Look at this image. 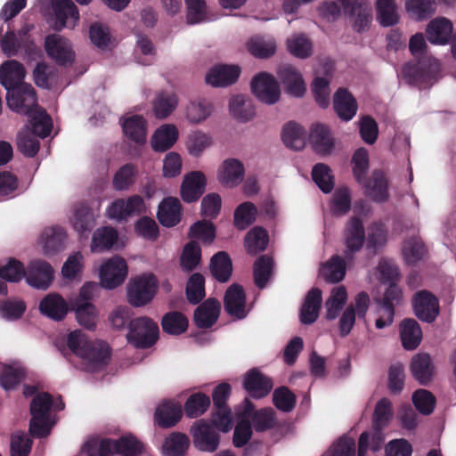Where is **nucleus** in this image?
Listing matches in <instances>:
<instances>
[{
  "label": "nucleus",
  "instance_id": "a878e982",
  "mask_svg": "<svg viewBox=\"0 0 456 456\" xmlns=\"http://www.w3.org/2000/svg\"><path fill=\"white\" fill-rule=\"evenodd\" d=\"M25 76V68L18 61H6L0 66V83L6 90L18 87L21 84H25L23 82Z\"/></svg>",
  "mask_w": 456,
  "mask_h": 456
},
{
  "label": "nucleus",
  "instance_id": "680f3d73",
  "mask_svg": "<svg viewBox=\"0 0 456 456\" xmlns=\"http://www.w3.org/2000/svg\"><path fill=\"white\" fill-rule=\"evenodd\" d=\"M137 169L135 165L127 163L118 169L115 173L112 184L116 191L127 190L135 181Z\"/></svg>",
  "mask_w": 456,
  "mask_h": 456
},
{
  "label": "nucleus",
  "instance_id": "aec40b11",
  "mask_svg": "<svg viewBox=\"0 0 456 456\" xmlns=\"http://www.w3.org/2000/svg\"><path fill=\"white\" fill-rule=\"evenodd\" d=\"M273 387V380L256 368L249 370L245 374L243 387L253 398L265 397L271 392Z\"/></svg>",
  "mask_w": 456,
  "mask_h": 456
},
{
  "label": "nucleus",
  "instance_id": "58836bf2",
  "mask_svg": "<svg viewBox=\"0 0 456 456\" xmlns=\"http://www.w3.org/2000/svg\"><path fill=\"white\" fill-rule=\"evenodd\" d=\"M402 345L406 350L416 349L422 340V330L414 319H404L400 324Z\"/></svg>",
  "mask_w": 456,
  "mask_h": 456
},
{
  "label": "nucleus",
  "instance_id": "20e7f679",
  "mask_svg": "<svg viewBox=\"0 0 456 456\" xmlns=\"http://www.w3.org/2000/svg\"><path fill=\"white\" fill-rule=\"evenodd\" d=\"M6 102L8 107L19 114L28 116L37 110V93L29 84L7 90Z\"/></svg>",
  "mask_w": 456,
  "mask_h": 456
},
{
  "label": "nucleus",
  "instance_id": "69168bd1",
  "mask_svg": "<svg viewBox=\"0 0 456 456\" xmlns=\"http://www.w3.org/2000/svg\"><path fill=\"white\" fill-rule=\"evenodd\" d=\"M426 251L425 245L419 238L411 237L404 240L403 254L408 265H415L420 261Z\"/></svg>",
  "mask_w": 456,
  "mask_h": 456
},
{
  "label": "nucleus",
  "instance_id": "dca6fc26",
  "mask_svg": "<svg viewBox=\"0 0 456 456\" xmlns=\"http://www.w3.org/2000/svg\"><path fill=\"white\" fill-rule=\"evenodd\" d=\"M224 307L230 316L239 320L247 316L246 293L241 285L233 283L226 289L224 297Z\"/></svg>",
  "mask_w": 456,
  "mask_h": 456
},
{
  "label": "nucleus",
  "instance_id": "f704fd0d",
  "mask_svg": "<svg viewBox=\"0 0 456 456\" xmlns=\"http://www.w3.org/2000/svg\"><path fill=\"white\" fill-rule=\"evenodd\" d=\"M183 416L182 406L174 402L161 403L155 411V422L163 428L175 426Z\"/></svg>",
  "mask_w": 456,
  "mask_h": 456
},
{
  "label": "nucleus",
  "instance_id": "2eb2a0df",
  "mask_svg": "<svg viewBox=\"0 0 456 456\" xmlns=\"http://www.w3.org/2000/svg\"><path fill=\"white\" fill-rule=\"evenodd\" d=\"M195 446L203 452H215L220 443V436L214 428L203 419L197 421L191 428Z\"/></svg>",
  "mask_w": 456,
  "mask_h": 456
},
{
  "label": "nucleus",
  "instance_id": "de8ad7c7",
  "mask_svg": "<svg viewBox=\"0 0 456 456\" xmlns=\"http://www.w3.org/2000/svg\"><path fill=\"white\" fill-rule=\"evenodd\" d=\"M190 445L189 437L180 432L171 433L163 444V453L166 456H184Z\"/></svg>",
  "mask_w": 456,
  "mask_h": 456
},
{
  "label": "nucleus",
  "instance_id": "4468645a",
  "mask_svg": "<svg viewBox=\"0 0 456 456\" xmlns=\"http://www.w3.org/2000/svg\"><path fill=\"white\" fill-rule=\"evenodd\" d=\"M415 315L422 322H433L439 314V302L436 297L428 290L417 292L412 299Z\"/></svg>",
  "mask_w": 456,
  "mask_h": 456
},
{
  "label": "nucleus",
  "instance_id": "423d86ee",
  "mask_svg": "<svg viewBox=\"0 0 456 456\" xmlns=\"http://www.w3.org/2000/svg\"><path fill=\"white\" fill-rule=\"evenodd\" d=\"M402 289L396 283L389 284L384 293V297L378 300L379 305V317L376 320V327L383 329L393 323L395 316V306L402 301Z\"/></svg>",
  "mask_w": 456,
  "mask_h": 456
},
{
  "label": "nucleus",
  "instance_id": "4d7b16f0",
  "mask_svg": "<svg viewBox=\"0 0 456 456\" xmlns=\"http://www.w3.org/2000/svg\"><path fill=\"white\" fill-rule=\"evenodd\" d=\"M74 309L78 323L87 330H94L97 320L95 306L89 302H77L74 305Z\"/></svg>",
  "mask_w": 456,
  "mask_h": 456
},
{
  "label": "nucleus",
  "instance_id": "7ed1b4c3",
  "mask_svg": "<svg viewBox=\"0 0 456 456\" xmlns=\"http://www.w3.org/2000/svg\"><path fill=\"white\" fill-rule=\"evenodd\" d=\"M157 289L158 281L154 274L138 276L128 286V302L135 307L143 306L153 299Z\"/></svg>",
  "mask_w": 456,
  "mask_h": 456
},
{
  "label": "nucleus",
  "instance_id": "b1692460",
  "mask_svg": "<svg viewBox=\"0 0 456 456\" xmlns=\"http://www.w3.org/2000/svg\"><path fill=\"white\" fill-rule=\"evenodd\" d=\"M240 74L238 65L220 64L213 67L206 76V82L215 87H224L234 84Z\"/></svg>",
  "mask_w": 456,
  "mask_h": 456
},
{
  "label": "nucleus",
  "instance_id": "774afa93",
  "mask_svg": "<svg viewBox=\"0 0 456 456\" xmlns=\"http://www.w3.org/2000/svg\"><path fill=\"white\" fill-rule=\"evenodd\" d=\"M26 276L24 265L10 257L5 264H0V278L10 282H18Z\"/></svg>",
  "mask_w": 456,
  "mask_h": 456
},
{
  "label": "nucleus",
  "instance_id": "09e8293b",
  "mask_svg": "<svg viewBox=\"0 0 456 456\" xmlns=\"http://www.w3.org/2000/svg\"><path fill=\"white\" fill-rule=\"evenodd\" d=\"M211 403L210 398L204 393L198 392L191 395L183 407L185 415L190 419H196L203 415Z\"/></svg>",
  "mask_w": 456,
  "mask_h": 456
},
{
  "label": "nucleus",
  "instance_id": "e433bc0d",
  "mask_svg": "<svg viewBox=\"0 0 456 456\" xmlns=\"http://www.w3.org/2000/svg\"><path fill=\"white\" fill-rule=\"evenodd\" d=\"M211 275L219 282H227L232 274V262L229 254L219 251L212 256L209 264Z\"/></svg>",
  "mask_w": 456,
  "mask_h": 456
},
{
  "label": "nucleus",
  "instance_id": "f8f14e48",
  "mask_svg": "<svg viewBox=\"0 0 456 456\" xmlns=\"http://www.w3.org/2000/svg\"><path fill=\"white\" fill-rule=\"evenodd\" d=\"M436 72V67L432 62L428 64L422 61L408 62L402 69L403 77L407 83L419 86L432 84Z\"/></svg>",
  "mask_w": 456,
  "mask_h": 456
},
{
  "label": "nucleus",
  "instance_id": "6e6552de",
  "mask_svg": "<svg viewBox=\"0 0 456 456\" xmlns=\"http://www.w3.org/2000/svg\"><path fill=\"white\" fill-rule=\"evenodd\" d=\"M343 237L346 245L345 258L351 260L359 252L366 240L364 225L361 218L351 217L344 229Z\"/></svg>",
  "mask_w": 456,
  "mask_h": 456
},
{
  "label": "nucleus",
  "instance_id": "2f4dec72",
  "mask_svg": "<svg viewBox=\"0 0 456 456\" xmlns=\"http://www.w3.org/2000/svg\"><path fill=\"white\" fill-rule=\"evenodd\" d=\"M452 23L446 18L431 20L426 29L428 40L434 45H446L452 38Z\"/></svg>",
  "mask_w": 456,
  "mask_h": 456
},
{
  "label": "nucleus",
  "instance_id": "a19ab883",
  "mask_svg": "<svg viewBox=\"0 0 456 456\" xmlns=\"http://www.w3.org/2000/svg\"><path fill=\"white\" fill-rule=\"evenodd\" d=\"M281 138L288 148L300 151L305 145V130L299 124L289 121L283 126Z\"/></svg>",
  "mask_w": 456,
  "mask_h": 456
},
{
  "label": "nucleus",
  "instance_id": "864d4df0",
  "mask_svg": "<svg viewBox=\"0 0 456 456\" xmlns=\"http://www.w3.org/2000/svg\"><path fill=\"white\" fill-rule=\"evenodd\" d=\"M346 298L347 293L344 286H339L332 289L330 297L325 303L327 320H335L339 315L346 302Z\"/></svg>",
  "mask_w": 456,
  "mask_h": 456
},
{
  "label": "nucleus",
  "instance_id": "9d476101",
  "mask_svg": "<svg viewBox=\"0 0 456 456\" xmlns=\"http://www.w3.org/2000/svg\"><path fill=\"white\" fill-rule=\"evenodd\" d=\"M251 91L260 102L267 104H274L281 95L278 82L266 72H261L253 77Z\"/></svg>",
  "mask_w": 456,
  "mask_h": 456
},
{
  "label": "nucleus",
  "instance_id": "6e6d98bb",
  "mask_svg": "<svg viewBox=\"0 0 456 456\" xmlns=\"http://www.w3.org/2000/svg\"><path fill=\"white\" fill-rule=\"evenodd\" d=\"M312 178L322 192L330 193L332 191L335 182L334 176L331 175V169L328 165L323 163L315 164L312 169Z\"/></svg>",
  "mask_w": 456,
  "mask_h": 456
},
{
  "label": "nucleus",
  "instance_id": "ddd939ff",
  "mask_svg": "<svg viewBox=\"0 0 456 456\" xmlns=\"http://www.w3.org/2000/svg\"><path fill=\"white\" fill-rule=\"evenodd\" d=\"M25 277L30 286L36 289H46L53 281L54 270L48 262L35 259L28 264Z\"/></svg>",
  "mask_w": 456,
  "mask_h": 456
},
{
  "label": "nucleus",
  "instance_id": "338daca9",
  "mask_svg": "<svg viewBox=\"0 0 456 456\" xmlns=\"http://www.w3.org/2000/svg\"><path fill=\"white\" fill-rule=\"evenodd\" d=\"M144 449L143 444L132 435L123 436L116 440V454L139 456Z\"/></svg>",
  "mask_w": 456,
  "mask_h": 456
},
{
  "label": "nucleus",
  "instance_id": "c85d7f7f",
  "mask_svg": "<svg viewBox=\"0 0 456 456\" xmlns=\"http://www.w3.org/2000/svg\"><path fill=\"white\" fill-rule=\"evenodd\" d=\"M118 232L112 226L97 228L92 236L90 248L93 253L109 251L118 243Z\"/></svg>",
  "mask_w": 456,
  "mask_h": 456
},
{
  "label": "nucleus",
  "instance_id": "f3484780",
  "mask_svg": "<svg viewBox=\"0 0 456 456\" xmlns=\"http://www.w3.org/2000/svg\"><path fill=\"white\" fill-rule=\"evenodd\" d=\"M412 378L421 386H428L434 379L436 368L428 353H419L412 356L410 362Z\"/></svg>",
  "mask_w": 456,
  "mask_h": 456
},
{
  "label": "nucleus",
  "instance_id": "0e129e2a",
  "mask_svg": "<svg viewBox=\"0 0 456 456\" xmlns=\"http://www.w3.org/2000/svg\"><path fill=\"white\" fill-rule=\"evenodd\" d=\"M250 422L256 432L270 430L276 425V412L271 407L262 408L253 413Z\"/></svg>",
  "mask_w": 456,
  "mask_h": 456
},
{
  "label": "nucleus",
  "instance_id": "9b49d317",
  "mask_svg": "<svg viewBox=\"0 0 456 456\" xmlns=\"http://www.w3.org/2000/svg\"><path fill=\"white\" fill-rule=\"evenodd\" d=\"M45 48L47 55L58 65H70L75 60L71 44L60 35H48L45 40Z\"/></svg>",
  "mask_w": 456,
  "mask_h": 456
},
{
  "label": "nucleus",
  "instance_id": "a18cd8bd",
  "mask_svg": "<svg viewBox=\"0 0 456 456\" xmlns=\"http://www.w3.org/2000/svg\"><path fill=\"white\" fill-rule=\"evenodd\" d=\"M269 242V236L262 227L256 226L248 231L244 238V245L248 254L256 256L265 250Z\"/></svg>",
  "mask_w": 456,
  "mask_h": 456
},
{
  "label": "nucleus",
  "instance_id": "79ce46f5",
  "mask_svg": "<svg viewBox=\"0 0 456 456\" xmlns=\"http://www.w3.org/2000/svg\"><path fill=\"white\" fill-rule=\"evenodd\" d=\"M229 109L232 117L240 122H247L256 115L251 101L241 94L234 95L230 99Z\"/></svg>",
  "mask_w": 456,
  "mask_h": 456
},
{
  "label": "nucleus",
  "instance_id": "052dcab7",
  "mask_svg": "<svg viewBox=\"0 0 456 456\" xmlns=\"http://www.w3.org/2000/svg\"><path fill=\"white\" fill-rule=\"evenodd\" d=\"M345 260L338 255L332 256L323 268V276L325 281L329 283H338L345 278Z\"/></svg>",
  "mask_w": 456,
  "mask_h": 456
},
{
  "label": "nucleus",
  "instance_id": "0eeeda50",
  "mask_svg": "<svg viewBox=\"0 0 456 456\" xmlns=\"http://www.w3.org/2000/svg\"><path fill=\"white\" fill-rule=\"evenodd\" d=\"M128 267L126 260L114 256L105 262L100 270V280L102 287L112 289L121 285L127 276Z\"/></svg>",
  "mask_w": 456,
  "mask_h": 456
},
{
  "label": "nucleus",
  "instance_id": "f03ea898",
  "mask_svg": "<svg viewBox=\"0 0 456 456\" xmlns=\"http://www.w3.org/2000/svg\"><path fill=\"white\" fill-rule=\"evenodd\" d=\"M159 338V328L156 322L148 316L133 318L128 324L127 343L137 349H148L155 345Z\"/></svg>",
  "mask_w": 456,
  "mask_h": 456
},
{
  "label": "nucleus",
  "instance_id": "39448f33",
  "mask_svg": "<svg viewBox=\"0 0 456 456\" xmlns=\"http://www.w3.org/2000/svg\"><path fill=\"white\" fill-rule=\"evenodd\" d=\"M342 5L344 12L348 15L353 28L363 32L369 28L372 19V9L368 0H337Z\"/></svg>",
  "mask_w": 456,
  "mask_h": 456
},
{
  "label": "nucleus",
  "instance_id": "f257e3e1",
  "mask_svg": "<svg viewBox=\"0 0 456 456\" xmlns=\"http://www.w3.org/2000/svg\"><path fill=\"white\" fill-rule=\"evenodd\" d=\"M67 346L74 354L84 361L86 370L89 372L102 370L110 359L111 350L108 344L102 341H90L78 330L68 335Z\"/></svg>",
  "mask_w": 456,
  "mask_h": 456
},
{
  "label": "nucleus",
  "instance_id": "1a4fd4ad",
  "mask_svg": "<svg viewBox=\"0 0 456 456\" xmlns=\"http://www.w3.org/2000/svg\"><path fill=\"white\" fill-rule=\"evenodd\" d=\"M145 203L142 196L132 195L126 200H115L107 209L109 218L117 221L126 220L129 216H138L144 212Z\"/></svg>",
  "mask_w": 456,
  "mask_h": 456
},
{
  "label": "nucleus",
  "instance_id": "bb28decb",
  "mask_svg": "<svg viewBox=\"0 0 456 456\" xmlns=\"http://www.w3.org/2000/svg\"><path fill=\"white\" fill-rule=\"evenodd\" d=\"M53 10L57 20V29L73 28L79 19L78 9L71 0H55Z\"/></svg>",
  "mask_w": 456,
  "mask_h": 456
},
{
  "label": "nucleus",
  "instance_id": "6ab92c4d",
  "mask_svg": "<svg viewBox=\"0 0 456 456\" xmlns=\"http://www.w3.org/2000/svg\"><path fill=\"white\" fill-rule=\"evenodd\" d=\"M220 312L219 301L213 297L208 298L194 310L193 322L199 329H210L217 322Z\"/></svg>",
  "mask_w": 456,
  "mask_h": 456
},
{
  "label": "nucleus",
  "instance_id": "ea45409f",
  "mask_svg": "<svg viewBox=\"0 0 456 456\" xmlns=\"http://www.w3.org/2000/svg\"><path fill=\"white\" fill-rule=\"evenodd\" d=\"M178 96L174 92L161 91L157 94L152 102L155 117L164 119L169 117L178 106Z\"/></svg>",
  "mask_w": 456,
  "mask_h": 456
},
{
  "label": "nucleus",
  "instance_id": "37998d69",
  "mask_svg": "<svg viewBox=\"0 0 456 456\" xmlns=\"http://www.w3.org/2000/svg\"><path fill=\"white\" fill-rule=\"evenodd\" d=\"M65 239L66 232L62 227L45 228L41 235L45 253L53 254L61 251L64 247Z\"/></svg>",
  "mask_w": 456,
  "mask_h": 456
},
{
  "label": "nucleus",
  "instance_id": "473e14b6",
  "mask_svg": "<svg viewBox=\"0 0 456 456\" xmlns=\"http://www.w3.org/2000/svg\"><path fill=\"white\" fill-rule=\"evenodd\" d=\"M309 140L314 151L321 155H328L334 148V140L325 125L314 124L311 126Z\"/></svg>",
  "mask_w": 456,
  "mask_h": 456
},
{
  "label": "nucleus",
  "instance_id": "c756f323",
  "mask_svg": "<svg viewBox=\"0 0 456 456\" xmlns=\"http://www.w3.org/2000/svg\"><path fill=\"white\" fill-rule=\"evenodd\" d=\"M157 217L165 227H174L181 221L182 204L177 198H166L159 204Z\"/></svg>",
  "mask_w": 456,
  "mask_h": 456
},
{
  "label": "nucleus",
  "instance_id": "cd10ccee",
  "mask_svg": "<svg viewBox=\"0 0 456 456\" xmlns=\"http://www.w3.org/2000/svg\"><path fill=\"white\" fill-rule=\"evenodd\" d=\"M322 303V292L318 288L311 289L300 308V322L303 324H312L319 317V312Z\"/></svg>",
  "mask_w": 456,
  "mask_h": 456
},
{
  "label": "nucleus",
  "instance_id": "8fccbe9b",
  "mask_svg": "<svg viewBox=\"0 0 456 456\" xmlns=\"http://www.w3.org/2000/svg\"><path fill=\"white\" fill-rule=\"evenodd\" d=\"M28 117L31 126V134L41 138H45L50 134L53 127L52 118L45 110L37 109Z\"/></svg>",
  "mask_w": 456,
  "mask_h": 456
},
{
  "label": "nucleus",
  "instance_id": "412c9836",
  "mask_svg": "<svg viewBox=\"0 0 456 456\" xmlns=\"http://www.w3.org/2000/svg\"><path fill=\"white\" fill-rule=\"evenodd\" d=\"M207 180L200 171H192L187 174L181 185V198L184 202L197 201L206 190Z\"/></svg>",
  "mask_w": 456,
  "mask_h": 456
},
{
  "label": "nucleus",
  "instance_id": "4c0bfd02",
  "mask_svg": "<svg viewBox=\"0 0 456 456\" xmlns=\"http://www.w3.org/2000/svg\"><path fill=\"white\" fill-rule=\"evenodd\" d=\"M125 135L137 144L146 142L147 121L141 115H133L124 118L121 124Z\"/></svg>",
  "mask_w": 456,
  "mask_h": 456
},
{
  "label": "nucleus",
  "instance_id": "5701e85b",
  "mask_svg": "<svg viewBox=\"0 0 456 456\" xmlns=\"http://www.w3.org/2000/svg\"><path fill=\"white\" fill-rule=\"evenodd\" d=\"M99 214L86 203L77 205L74 210L71 219L73 229L80 237H87L88 233L93 231L96 225V219Z\"/></svg>",
  "mask_w": 456,
  "mask_h": 456
},
{
  "label": "nucleus",
  "instance_id": "c03bdc74",
  "mask_svg": "<svg viewBox=\"0 0 456 456\" xmlns=\"http://www.w3.org/2000/svg\"><path fill=\"white\" fill-rule=\"evenodd\" d=\"M189 325L187 317L181 312L170 311L161 319V327L165 333L178 336L184 333Z\"/></svg>",
  "mask_w": 456,
  "mask_h": 456
},
{
  "label": "nucleus",
  "instance_id": "4be33fe9",
  "mask_svg": "<svg viewBox=\"0 0 456 456\" xmlns=\"http://www.w3.org/2000/svg\"><path fill=\"white\" fill-rule=\"evenodd\" d=\"M333 109L342 121L348 122L356 115L358 104L346 88L339 87L333 95Z\"/></svg>",
  "mask_w": 456,
  "mask_h": 456
},
{
  "label": "nucleus",
  "instance_id": "13d9d810",
  "mask_svg": "<svg viewBox=\"0 0 456 456\" xmlns=\"http://www.w3.org/2000/svg\"><path fill=\"white\" fill-rule=\"evenodd\" d=\"M201 260V248L196 240H190L183 247L180 261L184 271L194 270Z\"/></svg>",
  "mask_w": 456,
  "mask_h": 456
},
{
  "label": "nucleus",
  "instance_id": "393cba45",
  "mask_svg": "<svg viewBox=\"0 0 456 456\" xmlns=\"http://www.w3.org/2000/svg\"><path fill=\"white\" fill-rule=\"evenodd\" d=\"M38 309L43 315L61 321L68 314V304L60 294L49 293L41 299Z\"/></svg>",
  "mask_w": 456,
  "mask_h": 456
},
{
  "label": "nucleus",
  "instance_id": "e2e57ef3",
  "mask_svg": "<svg viewBox=\"0 0 456 456\" xmlns=\"http://www.w3.org/2000/svg\"><path fill=\"white\" fill-rule=\"evenodd\" d=\"M273 403L279 411L290 412L296 407L297 397L289 387L281 386L273 391Z\"/></svg>",
  "mask_w": 456,
  "mask_h": 456
},
{
  "label": "nucleus",
  "instance_id": "7c9ffc66",
  "mask_svg": "<svg viewBox=\"0 0 456 456\" xmlns=\"http://www.w3.org/2000/svg\"><path fill=\"white\" fill-rule=\"evenodd\" d=\"M362 185L368 192V195L375 201L384 202L388 199V183L386 178L385 174L379 170L375 169L370 178H367L365 176V181L363 183H359Z\"/></svg>",
  "mask_w": 456,
  "mask_h": 456
},
{
  "label": "nucleus",
  "instance_id": "72a5a7b5",
  "mask_svg": "<svg viewBox=\"0 0 456 456\" xmlns=\"http://www.w3.org/2000/svg\"><path fill=\"white\" fill-rule=\"evenodd\" d=\"M244 166L236 159H225L218 172L219 182L228 187L240 183L244 177Z\"/></svg>",
  "mask_w": 456,
  "mask_h": 456
},
{
  "label": "nucleus",
  "instance_id": "bf43d9fd",
  "mask_svg": "<svg viewBox=\"0 0 456 456\" xmlns=\"http://www.w3.org/2000/svg\"><path fill=\"white\" fill-rule=\"evenodd\" d=\"M248 50L255 57L266 59L275 53L276 45L273 39L254 37L248 42Z\"/></svg>",
  "mask_w": 456,
  "mask_h": 456
},
{
  "label": "nucleus",
  "instance_id": "a211bd4d",
  "mask_svg": "<svg viewBox=\"0 0 456 456\" xmlns=\"http://www.w3.org/2000/svg\"><path fill=\"white\" fill-rule=\"evenodd\" d=\"M277 76L283 85L286 93L294 97H302L306 86L301 73L292 65L284 64L280 66Z\"/></svg>",
  "mask_w": 456,
  "mask_h": 456
},
{
  "label": "nucleus",
  "instance_id": "603ef678",
  "mask_svg": "<svg viewBox=\"0 0 456 456\" xmlns=\"http://www.w3.org/2000/svg\"><path fill=\"white\" fill-rule=\"evenodd\" d=\"M188 238L200 240L209 245L216 238V227L210 221L200 220L191 225L188 232Z\"/></svg>",
  "mask_w": 456,
  "mask_h": 456
},
{
  "label": "nucleus",
  "instance_id": "5fc2aeb1",
  "mask_svg": "<svg viewBox=\"0 0 456 456\" xmlns=\"http://www.w3.org/2000/svg\"><path fill=\"white\" fill-rule=\"evenodd\" d=\"M186 298L190 304L197 305L206 296L205 278L200 273H194L189 278L185 288Z\"/></svg>",
  "mask_w": 456,
  "mask_h": 456
},
{
  "label": "nucleus",
  "instance_id": "3c124183",
  "mask_svg": "<svg viewBox=\"0 0 456 456\" xmlns=\"http://www.w3.org/2000/svg\"><path fill=\"white\" fill-rule=\"evenodd\" d=\"M257 214L256 207L250 201L240 204L234 210L233 224L240 230H246L255 221Z\"/></svg>",
  "mask_w": 456,
  "mask_h": 456
},
{
  "label": "nucleus",
  "instance_id": "c9c22d12",
  "mask_svg": "<svg viewBox=\"0 0 456 456\" xmlns=\"http://www.w3.org/2000/svg\"><path fill=\"white\" fill-rule=\"evenodd\" d=\"M178 136L179 132L175 125H163L152 135L151 141V147L157 152L167 151L176 142Z\"/></svg>",
  "mask_w": 456,
  "mask_h": 456
},
{
  "label": "nucleus",
  "instance_id": "49530a36",
  "mask_svg": "<svg viewBox=\"0 0 456 456\" xmlns=\"http://www.w3.org/2000/svg\"><path fill=\"white\" fill-rule=\"evenodd\" d=\"M273 259L268 255H262L254 263V281L258 289H264L268 283L273 269Z\"/></svg>",
  "mask_w": 456,
  "mask_h": 456
}]
</instances>
